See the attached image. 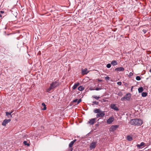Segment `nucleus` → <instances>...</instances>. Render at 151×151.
Here are the masks:
<instances>
[{
    "mask_svg": "<svg viewBox=\"0 0 151 151\" xmlns=\"http://www.w3.org/2000/svg\"><path fill=\"white\" fill-rule=\"evenodd\" d=\"M130 124L133 125H141L143 123L142 120L138 119H132L130 122Z\"/></svg>",
    "mask_w": 151,
    "mask_h": 151,
    "instance_id": "obj_1",
    "label": "nucleus"
},
{
    "mask_svg": "<svg viewBox=\"0 0 151 151\" xmlns=\"http://www.w3.org/2000/svg\"><path fill=\"white\" fill-rule=\"evenodd\" d=\"M93 112L95 113H97L96 115L97 118L103 117L105 115V111H102L100 109H94Z\"/></svg>",
    "mask_w": 151,
    "mask_h": 151,
    "instance_id": "obj_2",
    "label": "nucleus"
},
{
    "mask_svg": "<svg viewBox=\"0 0 151 151\" xmlns=\"http://www.w3.org/2000/svg\"><path fill=\"white\" fill-rule=\"evenodd\" d=\"M60 84L58 80H57L53 82L50 84V86L52 87L53 89L58 87Z\"/></svg>",
    "mask_w": 151,
    "mask_h": 151,
    "instance_id": "obj_3",
    "label": "nucleus"
},
{
    "mask_svg": "<svg viewBox=\"0 0 151 151\" xmlns=\"http://www.w3.org/2000/svg\"><path fill=\"white\" fill-rule=\"evenodd\" d=\"M131 97L130 94L129 93H127L124 97L121 99L122 101H124L125 100L129 101Z\"/></svg>",
    "mask_w": 151,
    "mask_h": 151,
    "instance_id": "obj_4",
    "label": "nucleus"
},
{
    "mask_svg": "<svg viewBox=\"0 0 151 151\" xmlns=\"http://www.w3.org/2000/svg\"><path fill=\"white\" fill-rule=\"evenodd\" d=\"M96 118L91 119L89 120L87 124H89L91 125H93L96 122Z\"/></svg>",
    "mask_w": 151,
    "mask_h": 151,
    "instance_id": "obj_5",
    "label": "nucleus"
},
{
    "mask_svg": "<svg viewBox=\"0 0 151 151\" xmlns=\"http://www.w3.org/2000/svg\"><path fill=\"white\" fill-rule=\"evenodd\" d=\"M114 120V117L113 116H111L106 120V123L108 124H110Z\"/></svg>",
    "mask_w": 151,
    "mask_h": 151,
    "instance_id": "obj_6",
    "label": "nucleus"
},
{
    "mask_svg": "<svg viewBox=\"0 0 151 151\" xmlns=\"http://www.w3.org/2000/svg\"><path fill=\"white\" fill-rule=\"evenodd\" d=\"M97 144L96 142H93L90 145L89 149L90 150H92L94 148L96 147Z\"/></svg>",
    "mask_w": 151,
    "mask_h": 151,
    "instance_id": "obj_7",
    "label": "nucleus"
},
{
    "mask_svg": "<svg viewBox=\"0 0 151 151\" xmlns=\"http://www.w3.org/2000/svg\"><path fill=\"white\" fill-rule=\"evenodd\" d=\"M11 121V119H5L3 122L2 123V125L4 126H6V124H8L9 122H10Z\"/></svg>",
    "mask_w": 151,
    "mask_h": 151,
    "instance_id": "obj_8",
    "label": "nucleus"
},
{
    "mask_svg": "<svg viewBox=\"0 0 151 151\" xmlns=\"http://www.w3.org/2000/svg\"><path fill=\"white\" fill-rule=\"evenodd\" d=\"M110 107L115 111H117L119 110L118 108L116 106V104H111L110 105Z\"/></svg>",
    "mask_w": 151,
    "mask_h": 151,
    "instance_id": "obj_9",
    "label": "nucleus"
},
{
    "mask_svg": "<svg viewBox=\"0 0 151 151\" xmlns=\"http://www.w3.org/2000/svg\"><path fill=\"white\" fill-rule=\"evenodd\" d=\"M119 127V125H112L111 126L110 130L111 131H114L115 130Z\"/></svg>",
    "mask_w": 151,
    "mask_h": 151,
    "instance_id": "obj_10",
    "label": "nucleus"
},
{
    "mask_svg": "<svg viewBox=\"0 0 151 151\" xmlns=\"http://www.w3.org/2000/svg\"><path fill=\"white\" fill-rule=\"evenodd\" d=\"M145 144L144 142H142L140 144L137 145L136 146L138 149H142L144 147Z\"/></svg>",
    "mask_w": 151,
    "mask_h": 151,
    "instance_id": "obj_11",
    "label": "nucleus"
},
{
    "mask_svg": "<svg viewBox=\"0 0 151 151\" xmlns=\"http://www.w3.org/2000/svg\"><path fill=\"white\" fill-rule=\"evenodd\" d=\"M89 72V71L88 70L87 68H85L84 69L82 70V74L83 75H86Z\"/></svg>",
    "mask_w": 151,
    "mask_h": 151,
    "instance_id": "obj_12",
    "label": "nucleus"
},
{
    "mask_svg": "<svg viewBox=\"0 0 151 151\" xmlns=\"http://www.w3.org/2000/svg\"><path fill=\"white\" fill-rule=\"evenodd\" d=\"M124 68L122 67H120L116 68L115 69V71H122L124 70Z\"/></svg>",
    "mask_w": 151,
    "mask_h": 151,
    "instance_id": "obj_13",
    "label": "nucleus"
},
{
    "mask_svg": "<svg viewBox=\"0 0 151 151\" xmlns=\"http://www.w3.org/2000/svg\"><path fill=\"white\" fill-rule=\"evenodd\" d=\"M76 139H75L73 140L69 144V146L70 147H71L73 146V145L74 143L76 142Z\"/></svg>",
    "mask_w": 151,
    "mask_h": 151,
    "instance_id": "obj_14",
    "label": "nucleus"
},
{
    "mask_svg": "<svg viewBox=\"0 0 151 151\" xmlns=\"http://www.w3.org/2000/svg\"><path fill=\"white\" fill-rule=\"evenodd\" d=\"M80 83H76L74 84V86L72 87V89L73 90L75 89L79 85Z\"/></svg>",
    "mask_w": 151,
    "mask_h": 151,
    "instance_id": "obj_15",
    "label": "nucleus"
},
{
    "mask_svg": "<svg viewBox=\"0 0 151 151\" xmlns=\"http://www.w3.org/2000/svg\"><path fill=\"white\" fill-rule=\"evenodd\" d=\"M127 139L129 141H131L132 139V136L130 135H128L127 136Z\"/></svg>",
    "mask_w": 151,
    "mask_h": 151,
    "instance_id": "obj_16",
    "label": "nucleus"
},
{
    "mask_svg": "<svg viewBox=\"0 0 151 151\" xmlns=\"http://www.w3.org/2000/svg\"><path fill=\"white\" fill-rule=\"evenodd\" d=\"M111 63L113 65L115 66L117 65L118 63L116 60H114L111 61Z\"/></svg>",
    "mask_w": 151,
    "mask_h": 151,
    "instance_id": "obj_17",
    "label": "nucleus"
},
{
    "mask_svg": "<svg viewBox=\"0 0 151 151\" xmlns=\"http://www.w3.org/2000/svg\"><path fill=\"white\" fill-rule=\"evenodd\" d=\"M6 116H8V118H9V116H10L11 117H12V115L11 114V113L8 112H6Z\"/></svg>",
    "mask_w": 151,
    "mask_h": 151,
    "instance_id": "obj_18",
    "label": "nucleus"
},
{
    "mask_svg": "<svg viewBox=\"0 0 151 151\" xmlns=\"http://www.w3.org/2000/svg\"><path fill=\"white\" fill-rule=\"evenodd\" d=\"M84 89V88L82 86H80L78 88V89L80 91H82Z\"/></svg>",
    "mask_w": 151,
    "mask_h": 151,
    "instance_id": "obj_19",
    "label": "nucleus"
},
{
    "mask_svg": "<svg viewBox=\"0 0 151 151\" xmlns=\"http://www.w3.org/2000/svg\"><path fill=\"white\" fill-rule=\"evenodd\" d=\"M52 89H53L52 88V87H51L50 86L49 88L47 89L46 90V92H48V93H50V91Z\"/></svg>",
    "mask_w": 151,
    "mask_h": 151,
    "instance_id": "obj_20",
    "label": "nucleus"
},
{
    "mask_svg": "<svg viewBox=\"0 0 151 151\" xmlns=\"http://www.w3.org/2000/svg\"><path fill=\"white\" fill-rule=\"evenodd\" d=\"M143 88L142 87H140L138 89V92L139 93H142L143 91Z\"/></svg>",
    "mask_w": 151,
    "mask_h": 151,
    "instance_id": "obj_21",
    "label": "nucleus"
},
{
    "mask_svg": "<svg viewBox=\"0 0 151 151\" xmlns=\"http://www.w3.org/2000/svg\"><path fill=\"white\" fill-rule=\"evenodd\" d=\"M147 92H142V97H145L147 96Z\"/></svg>",
    "mask_w": 151,
    "mask_h": 151,
    "instance_id": "obj_22",
    "label": "nucleus"
},
{
    "mask_svg": "<svg viewBox=\"0 0 151 151\" xmlns=\"http://www.w3.org/2000/svg\"><path fill=\"white\" fill-rule=\"evenodd\" d=\"M42 106H43L44 107V108L42 109V110H46V105L44 103H42Z\"/></svg>",
    "mask_w": 151,
    "mask_h": 151,
    "instance_id": "obj_23",
    "label": "nucleus"
},
{
    "mask_svg": "<svg viewBox=\"0 0 151 151\" xmlns=\"http://www.w3.org/2000/svg\"><path fill=\"white\" fill-rule=\"evenodd\" d=\"M23 143L25 145H27V146H29L30 145L28 143H27V142L25 141Z\"/></svg>",
    "mask_w": 151,
    "mask_h": 151,
    "instance_id": "obj_24",
    "label": "nucleus"
},
{
    "mask_svg": "<svg viewBox=\"0 0 151 151\" xmlns=\"http://www.w3.org/2000/svg\"><path fill=\"white\" fill-rule=\"evenodd\" d=\"M92 97H93L94 98H95L96 99L98 100L99 98V97H98L96 96H92Z\"/></svg>",
    "mask_w": 151,
    "mask_h": 151,
    "instance_id": "obj_25",
    "label": "nucleus"
},
{
    "mask_svg": "<svg viewBox=\"0 0 151 151\" xmlns=\"http://www.w3.org/2000/svg\"><path fill=\"white\" fill-rule=\"evenodd\" d=\"M136 79L137 80H138V81H139V80H141V78H140V77L139 76H137L136 77Z\"/></svg>",
    "mask_w": 151,
    "mask_h": 151,
    "instance_id": "obj_26",
    "label": "nucleus"
},
{
    "mask_svg": "<svg viewBox=\"0 0 151 151\" xmlns=\"http://www.w3.org/2000/svg\"><path fill=\"white\" fill-rule=\"evenodd\" d=\"M111 65L110 63L106 65V67L108 68H110L111 67Z\"/></svg>",
    "mask_w": 151,
    "mask_h": 151,
    "instance_id": "obj_27",
    "label": "nucleus"
},
{
    "mask_svg": "<svg viewBox=\"0 0 151 151\" xmlns=\"http://www.w3.org/2000/svg\"><path fill=\"white\" fill-rule=\"evenodd\" d=\"M81 99H79L78 100L77 103V104H78L79 103H80L81 102Z\"/></svg>",
    "mask_w": 151,
    "mask_h": 151,
    "instance_id": "obj_28",
    "label": "nucleus"
},
{
    "mask_svg": "<svg viewBox=\"0 0 151 151\" xmlns=\"http://www.w3.org/2000/svg\"><path fill=\"white\" fill-rule=\"evenodd\" d=\"M93 103L94 104H95L96 105H98L99 104L98 102L96 101H94L93 102Z\"/></svg>",
    "mask_w": 151,
    "mask_h": 151,
    "instance_id": "obj_29",
    "label": "nucleus"
},
{
    "mask_svg": "<svg viewBox=\"0 0 151 151\" xmlns=\"http://www.w3.org/2000/svg\"><path fill=\"white\" fill-rule=\"evenodd\" d=\"M101 89V88H96L95 89V90L96 91H99Z\"/></svg>",
    "mask_w": 151,
    "mask_h": 151,
    "instance_id": "obj_30",
    "label": "nucleus"
},
{
    "mask_svg": "<svg viewBox=\"0 0 151 151\" xmlns=\"http://www.w3.org/2000/svg\"><path fill=\"white\" fill-rule=\"evenodd\" d=\"M109 77L108 76L106 77H105V79L107 81L109 80Z\"/></svg>",
    "mask_w": 151,
    "mask_h": 151,
    "instance_id": "obj_31",
    "label": "nucleus"
},
{
    "mask_svg": "<svg viewBox=\"0 0 151 151\" xmlns=\"http://www.w3.org/2000/svg\"><path fill=\"white\" fill-rule=\"evenodd\" d=\"M133 74L132 72H130L129 74V76H132L133 75Z\"/></svg>",
    "mask_w": 151,
    "mask_h": 151,
    "instance_id": "obj_32",
    "label": "nucleus"
},
{
    "mask_svg": "<svg viewBox=\"0 0 151 151\" xmlns=\"http://www.w3.org/2000/svg\"><path fill=\"white\" fill-rule=\"evenodd\" d=\"M122 82H117V84L118 85H121L122 84Z\"/></svg>",
    "mask_w": 151,
    "mask_h": 151,
    "instance_id": "obj_33",
    "label": "nucleus"
},
{
    "mask_svg": "<svg viewBox=\"0 0 151 151\" xmlns=\"http://www.w3.org/2000/svg\"><path fill=\"white\" fill-rule=\"evenodd\" d=\"M77 101H78V99H76L73 101V102H77Z\"/></svg>",
    "mask_w": 151,
    "mask_h": 151,
    "instance_id": "obj_34",
    "label": "nucleus"
},
{
    "mask_svg": "<svg viewBox=\"0 0 151 151\" xmlns=\"http://www.w3.org/2000/svg\"><path fill=\"white\" fill-rule=\"evenodd\" d=\"M133 87H134V86H131V91L132 92V91H132V90H133Z\"/></svg>",
    "mask_w": 151,
    "mask_h": 151,
    "instance_id": "obj_35",
    "label": "nucleus"
},
{
    "mask_svg": "<svg viewBox=\"0 0 151 151\" xmlns=\"http://www.w3.org/2000/svg\"><path fill=\"white\" fill-rule=\"evenodd\" d=\"M143 32L145 34L146 32V31L144 29L143 30Z\"/></svg>",
    "mask_w": 151,
    "mask_h": 151,
    "instance_id": "obj_36",
    "label": "nucleus"
},
{
    "mask_svg": "<svg viewBox=\"0 0 151 151\" xmlns=\"http://www.w3.org/2000/svg\"><path fill=\"white\" fill-rule=\"evenodd\" d=\"M4 13V12L3 11H0V13L2 14V13Z\"/></svg>",
    "mask_w": 151,
    "mask_h": 151,
    "instance_id": "obj_37",
    "label": "nucleus"
},
{
    "mask_svg": "<svg viewBox=\"0 0 151 151\" xmlns=\"http://www.w3.org/2000/svg\"><path fill=\"white\" fill-rule=\"evenodd\" d=\"M98 80L99 82H101L102 81L101 80H100L99 79H98Z\"/></svg>",
    "mask_w": 151,
    "mask_h": 151,
    "instance_id": "obj_38",
    "label": "nucleus"
},
{
    "mask_svg": "<svg viewBox=\"0 0 151 151\" xmlns=\"http://www.w3.org/2000/svg\"><path fill=\"white\" fill-rule=\"evenodd\" d=\"M14 111L13 110H12L10 112V113H11V114Z\"/></svg>",
    "mask_w": 151,
    "mask_h": 151,
    "instance_id": "obj_39",
    "label": "nucleus"
},
{
    "mask_svg": "<svg viewBox=\"0 0 151 151\" xmlns=\"http://www.w3.org/2000/svg\"><path fill=\"white\" fill-rule=\"evenodd\" d=\"M150 72L151 73V69H150Z\"/></svg>",
    "mask_w": 151,
    "mask_h": 151,
    "instance_id": "obj_40",
    "label": "nucleus"
},
{
    "mask_svg": "<svg viewBox=\"0 0 151 151\" xmlns=\"http://www.w3.org/2000/svg\"><path fill=\"white\" fill-rule=\"evenodd\" d=\"M2 17V16L0 14V17Z\"/></svg>",
    "mask_w": 151,
    "mask_h": 151,
    "instance_id": "obj_41",
    "label": "nucleus"
},
{
    "mask_svg": "<svg viewBox=\"0 0 151 151\" xmlns=\"http://www.w3.org/2000/svg\"><path fill=\"white\" fill-rule=\"evenodd\" d=\"M90 89L91 90H92L91 89V88H90Z\"/></svg>",
    "mask_w": 151,
    "mask_h": 151,
    "instance_id": "obj_42",
    "label": "nucleus"
}]
</instances>
